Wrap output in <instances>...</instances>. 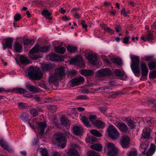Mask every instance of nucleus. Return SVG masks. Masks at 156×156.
<instances>
[{"mask_svg": "<svg viewBox=\"0 0 156 156\" xmlns=\"http://www.w3.org/2000/svg\"><path fill=\"white\" fill-rule=\"evenodd\" d=\"M140 38L144 41H150L153 39V36L152 33L148 31L145 36L141 37Z\"/></svg>", "mask_w": 156, "mask_h": 156, "instance_id": "obj_19", "label": "nucleus"}, {"mask_svg": "<svg viewBox=\"0 0 156 156\" xmlns=\"http://www.w3.org/2000/svg\"><path fill=\"white\" fill-rule=\"evenodd\" d=\"M91 149L98 151H101L102 146L99 144H95L91 145L90 147Z\"/></svg>", "mask_w": 156, "mask_h": 156, "instance_id": "obj_28", "label": "nucleus"}, {"mask_svg": "<svg viewBox=\"0 0 156 156\" xmlns=\"http://www.w3.org/2000/svg\"><path fill=\"white\" fill-rule=\"evenodd\" d=\"M13 47L16 52L18 53L21 51L23 48L22 44L18 42H15Z\"/></svg>", "mask_w": 156, "mask_h": 156, "instance_id": "obj_23", "label": "nucleus"}, {"mask_svg": "<svg viewBox=\"0 0 156 156\" xmlns=\"http://www.w3.org/2000/svg\"><path fill=\"white\" fill-rule=\"evenodd\" d=\"M150 130L149 128H144L142 134V139H148L150 137Z\"/></svg>", "mask_w": 156, "mask_h": 156, "instance_id": "obj_17", "label": "nucleus"}, {"mask_svg": "<svg viewBox=\"0 0 156 156\" xmlns=\"http://www.w3.org/2000/svg\"><path fill=\"white\" fill-rule=\"evenodd\" d=\"M81 24L83 28H85L86 30L87 27V25L85 24V22L84 20H82Z\"/></svg>", "mask_w": 156, "mask_h": 156, "instance_id": "obj_61", "label": "nucleus"}, {"mask_svg": "<svg viewBox=\"0 0 156 156\" xmlns=\"http://www.w3.org/2000/svg\"><path fill=\"white\" fill-rule=\"evenodd\" d=\"M127 13L128 12L126 11L125 8H123L121 12V15L123 14V15L125 16H127Z\"/></svg>", "mask_w": 156, "mask_h": 156, "instance_id": "obj_56", "label": "nucleus"}, {"mask_svg": "<svg viewBox=\"0 0 156 156\" xmlns=\"http://www.w3.org/2000/svg\"><path fill=\"white\" fill-rule=\"evenodd\" d=\"M155 148L156 147L154 144H151L150 147L147 153V155L148 156H152L155 151Z\"/></svg>", "mask_w": 156, "mask_h": 156, "instance_id": "obj_25", "label": "nucleus"}, {"mask_svg": "<svg viewBox=\"0 0 156 156\" xmlns=\"http://www.w3.org/2000/svg\"><path fill=\"white\" fill-rule=\"evenodd\" d=\"M30 113L34 116H37L38 115V112L36 109L33 108L31 110Z\"/></svg>", "mask_w": 156, "mask_h": 156, "instance_id": "obj_52", "label": "nucleus"}, {"mask_svg": "<svg viewBox=\"0 0 156 156\" xmlns=\"http://www.w3.org/2000/svg\"><path fill=\"white\" fill-rule=\"evenodd\" d=\"M112 61L114 64L120 66L122 64V60L120 58H113L111 59Z\"/></svg>", "mask_w": 156, "mask_h": 156, "instance_id": "obj_40", "label": "nucleus"}, {"mask_svg": "<svg viewBox=\"0 0 156 156\" xmlns=\"http://www.w3.org/2000/svg\"><path fill=\"white\" fill-rule=\"evenodd\" d=\"M70 64H74L80 67L84 66L85 63L82 58L80 56L72 58L70 61Z\"/></svg>", "mask_w": 156, "mask_h": 156, "instance_id": "obj_7", "label": "nucleus"}, {"mask_svg": "<svg viewBox=\"0 0 156 156\" xmlns=\"http://www.w3.org/2000/svg\"><path fill=\"white\" fill-rule=\"evenodd\" d=\"M149 69L152 70L155 69L156 68V63L154 62H152L149 63L148 64Z\"/></svg>", "mask_w": 156, "mask_h": 156, "instance_id": "obj_45", "label": "nucleus"}, {"mask_svg": "<svg viewBox=\"0 0 156 156\" xmlns=\"http://www.w3.org/2000/svg\"><path fill=\"white\" fill-rule=\"evenodd\" d=\"M59 79L54 73L49 77L48 81L50 83L57 85H58V81Z\"/></svg>", "mask_w": 156, "mask_h": 156, "instance_id": "obj_18", "label": "nucleus"}, {"mask_svg": "<svg viewBox=\"0 0 156 156\" xmlns=\"http://www.w3.org/2000/svg\"><path fill=\"white\" fill-rule=\"evenodd\" d=\"M90 133L91 134L98 137H101L102 136V134L101 133L95 129L91 130Z\"/></svg>", "mask_w": 156, "mask_h": 156, "instance_id": "obj_44", "label": "nucleus"}, {"mask_svg": "<svg viewBox=\"0 0 156 156\" xmlns=\"http://www.w3.org/2000/svg\"><path fill=\"white\" fill-rule=\"evenodd\" d=\"M42 14L44 16L46 19H48L49 20H51V18L50 17L51 15V13L49 12L48 10L44 9L42 12Z\"/></svg>", "mask_w": 156, "mask_h": 156, "instance_id": "obj_29", "label": "nucleus"}, {"mask_svg": "<svg viewBox=\"0 0 156 156\" xmlns=\"http://www.w3.org/2000/svg\"><path fill=\"white\" fill-rule=\"evenodd\" d=\"M55 51L57 53L64 54L66 51V48L61 46L56 47L54 48Z\"/></svg>", "mask_w": 156, "mask_h": 156, "instance_id": "obj_26", "label": "nucleus"}, {"mask_svg": "<svg viewBox=\"0 0 156 156\" xmlns=\"http://www.w3.org/2000/svg\"><path fill=\"white\" fill-rule=\"evenodd\" d=\"M21 17V15L20 14L17 13L14 16V19L16 21H17L20 19Z\"/></svg>", "mask_w": 156, "mask_h": 156, "instance_id": "obj_54", "label": "nucleus"}, {"mask_svg": "<svg viewBox=\"0 0 156 156\" xmlns=\"http://www.w3.org/2000/svg\"><path fill=\"white\" fill-rule=\"evenodd\" d=\"M94 125L97 127L99 128H103L105 126L104 122L98 120H97Z\"/></svg>", "mask_w": 156, "mask_h": 156, "instance_id": "obj_33", "label": "nucleus"}, {"mask_svg": "<svg viewBox=\"0 0 156 156\" xmlns=\"http://www.w3.org/2000/svg\"><path fill=\"white\" fill-rule=\"evenodd\" d=\"M67 152L69 156H79L77 151L74 149H69Z\"/></svg>", "mask_w": 156, "mask_h": 156, "instance_id": "obj_31", "label": "nucleus"}, {"mask_svg": "<svg viewBox=\"0 0 156 156\" xmlns=\"http://www.w3.org/2000/svg\"><path fill=\"white\" fill-rule=\"evenodd\" d=\"M33 40L29 39L27 38L24 41L23 44L24 45H32L34 43Z\"/></svg>", "mask_w": 156, "mask_h": 156, "instance_id": "obj_46", "label": "nucleus"}, {"mask_svg": "<svg viewBox=\"0 0 156 156\" xmlns=\"http://www.w3.org/2000/svg\"><path fill=\"white\" fill-rule=\"evenodd\" d=\"M125 121L130 129H133L136 126L135 122L130 118L128 117L126 118L125 119Z\"/></svg>", "mask_w": 156, "mask_h": 156, "instance_id": "obj_22", "label": "nucleus"}, {"mask_svg": "<svg viewBox=\"0 0 156 156\" xmlns=\"http://www.w3.org/2000/svg\"><path fill=\"white\" fill-rule=\"evenodd\" d=\"M59 57L56 54H50L49 55V59L52 61L58 62V60Z\"/></svg>", "mask_w": 156, "mask_h": 156, "instance_id": "obj_34", "label": "nucleus"}, {"mask_svg": "<svg viewBox=\"0 0 156 156\" xmlns=\"http://www.w3.org/2000/svg\"><path fill=\"white\" fill-rule=\"evenodd\" d=\"M20 118L23 121H27L29 120V117L27 114L26 113H23L20 116Z\"/></svg>", "mask_w": 156, "mask_h": 156, "instance_id": "obj_42", "label": "nucleus"}, {"mask_svg": "<svg viewBox=\"0 0 156 156\" xmlns=\"http://www.w3.org/2000/svg\"><path fill=\"white\" fill-rule=\"evenodd\" d=\"M20 60L22 64L27 65L29 63V61L25 56H21L20 57Z\"/></svg>", "mask_w": 156, "mask_h": 156, "instance_id": "obj_36", "label": "nucleus"}, {"mask_svg": "<svg viewBox=\"0 0 156 156\" xmlns=\"http://www.w3.org/2000/svg\"><path fill=\"white\" fill-rule=\"evenodd\" d=\"M130 138L127 136H123L120 140V144L124 148L128 147L130 144Z\"/></svg>", "mask_w": 156, "mask_h": 156, "instance_id": "obj_11", "label": "nucleus"}, {"mask_svg": "<svg viewBox=\"0 0 156 156\" xmlns=\"http://www.w3.org/2000/svg\"><path fill=\"white\" fill-rule=\"evenodd\" d=\"M29 125L31 128L34 129V124L37 125V129L38 133L41 135H42L44 132V130L46 127V124L43 122H37L34 119H33L28 123Z\"/></svg>", "mask_w": 156, "mask_h": 156, "instance_id": "obj_3", "label": "nucleus"}, {"mask_svg": "<svg viewBox=\"0 0 156 156\" xmlns=\"http://www.w3.org/2000/svg\"><path fill=\"white\" fill-rule=\"evenodd\" d=\"M38 140L37 138H34L32 142V144L33 145H35L38 142Z\"/></svg>", "mask_w": 156, "mask_h": 156, "instance_id": "obj_63", "label": "nucleus"}, {"mask_svg": "<svg viewBox=\"0 0 156 156\" xmlns=\"http://www.w3.org/2000/svg\"><path fill=\"white\" fill-rule=\"evenodd\" d=\"M0 145L3 149H5L9 152L11 151L10 149L8 146L7 145L4 140H0Z\"/></svg>", "mask_w": 156, "mask_h": 156, "instance_id": "obj_32", "label": "nucleus"}, {"mask_svg": "<svg viewBox=\"0 0 156 156\" xmlns=\"http://www.w3.org/2000/svg\"><path fill=\"white\" fill-rule=\"evenodd\" d=\"M131 59L132 61L131 67L132 71L135 74L139 73L140 72L139 68L140 57L133 55L131 57Z\"/></svg>", "mask_w": 156, "mask_h": 156, "instance_id": "obj_1", "label": "nucleus"}, {"mask_svg": "<svg viewBox=\"0 0 156 156\" xmlns=\"http://www.w3.org/2000/svg\"><path fill=\"white\" fill-rule=\"evenodd\" d=\"M121 28V27L119 25H117L115 27V29L116 31L118 33H119L120 31Z\"/></svg>", "mask_w": 156, "mask_h": 156, "instance_id": "obj_57", "label": "nucleus"}, {"mask_svg": "<svg viewBox=\"0 0 156 156\" xmlns=\"http://www.w3.org/2000/svg\"><path fill=\"white\" fill-rule=\"evenodd\" d=\"M67 51L69 52L75 53L77 51V48L75 46H69L67 47Z\"/></svg>", "mask_w": 156, "mask_h": 156, "instance_id": "obj_38", "label": "nucleus"}, {"mask_svg": "<svg viewBox=\"0 0 156 156\" xmlns=\"http://www.w3.org/2000/svg\"><path fill=\"white\" fill-rule=\"evenodd\" d=\"M41 68L42 71L45 72L50 70L52 68V66L48 64H44L41 66Z\"/></svg>", "mask_w": 156, "mask_h": 156, "instance_id": "obj_35", "label": "nucleus"}, {"mask_svg": "<svg viewBox=\"0 0 156 156\" xmlns=\"http://www.w3.org/2000/svg\"><path fill=\"white\" fill-rule=\"evenodd\" d=\"M137 152L135 150L131 151L129 154V156H137Z\"/></svg>", "mask_w": 156, "mask_h": 156, "instance_id": "obj_51", "label": "nucleus"}, {"mask_svg": "<svg viewBox=\"0 0 156 156\" xmlns=\"http://www.w3.org/2000/svg\"><path fill=\"white\" fill-rule=\"evenodd\" d=\"M61 122L62 124L64 126L69 125L70 124L69 120L64 117H62L61 118Z\"/></svg>", "mask_w": 156, "mask_h": 156, "instance_id": "obj_37", "label": "nucleus"}, {"mask_svg": "<svg viewBox=\"0 0 156 156\" xmlns=\"http://www.w3.org/2000/svg\"><path fill=\"white\" fill-rule=\"evenodd\" d=\"M14 90L16 93L21 94L27 92V91L26 90L21 88H15Z\"/></svg>", "mask_w": 156, "mask_h": 156, "instance_id": "obj_43", "label": "nucleus"}, {"mask_svg": "<svg viewBox=\"0 0 156 156\" xmlns=\"http://www.w3.org/2000/svg\"><path fill=\"white\" fill-rule=\"evenodd\" d=\"M49 47V46H46L39 48V45H36L33 48L30 49L29 52L31 54L35 53L39 51L42 53L47 52L48 51Z\"/></svg>", "mask_w": 156, "mask_h": 156, "instance_id": "obj_5", "label": "nucleus"}, {"mask_svg": "<svg viewBox=\"0 0 156 156\" xmlns=\"http://www.w3.org/2000/svg\"><path fill=\"white\" fill-rule=\"evenodd\" d=\"M55 140L59 143V144L61 148H63L66 146V138L63 136L60 133H58L55 137Z\"/></svg>", "mask_w": 156, "mask_h": 156, "instance_id": "obj_8", "label": "nucleus"}, {"mask_svg": "<svg viewBox=\"0 0 156 156\" xmlns=\"http://www.w3.org/2000/svg\"><path fill=\"white\" fill-rule=\"evenodd\" d=\"M13 41V40L11 38L6 39L5 41V44L6 47L10 49H11L12 48V44Z\"/></svg>", "mask_w": 156, "mask_h": 156, "instance_id": "obj_30", "label": "nucleus"}, {"mask_svg": "<svg viewBox=\"0 0 156 156\" xmlns=\"http://www.w3.org/2000/svg\"><path fill=\"white\" fill-rule=\"evenodd\" d=\"M41 156H49L48 153L46 149H43L41 151Z\"/></svg>", "mask_w": 156, "mask_h": 156, "instance_id": "obj_49", "label": "nucleus"}, {"mask_svg": "<svg viewBox=\"0 0 156 156\" xmlns=\"http://www.w3.org/2000/svg\"><path fill=\"white\" fill-rule=\"evenodd\" d=\"M87 97L84 95H80L77 96V98L79 99H87Z\"/></svg>", "mask_w": 156, "mask_h": 156, "instance_id": "obj_59", "label": "nucleus"}, {"mask_svg": "<svg viewBox=\"0 0 156 156\" xmlns=\"http://www.w3.org/2000/svg\"><path fill=\"white\" fill-rule=\"evenodd\" d=\"M98 154V153L91 151L89 152L88 156H97Z\"/></svg>", "mask_w": 156, "mask_h": 156, "instance_id": "obj_53", "label": "nucleus"}, {"mask_svg": "<svg viewBox=\"0 0 156 156\" xmlns=\"http://www.w3.org/2000/svg\"><path fill=\"white\" fill-rule=\"evenodd\" d=\"M149 145L145 142H142L141 143L140 147V150L142 153H145Z\"/></svg>", "mask_w": 156, "mask_h": 156, "instance_id": "obj_27", "label": "nucleus"}, {"mask_svg": "<svg viewBox=\"0 0 156 156\" xmlns=\"http://www.w3.org/2000/svg\"><path fill=\"white\" fill-rule=\"evenodd\" d=\"M105 150L108 152L109 156H116L118 153L117 149L112 143H109L106 144L105 147Z\"/></svg>", "mask_w": 156, "mask_h": 156, "instance_id": "obj_4", "label": "nucleus"}, {"mask_svg": "<svg viewBox=\"0 0 156 156\" xmlns=\"http://www.w3.org/2000/svg\"><path fill=\"white\" fill-rule=\"evenodd\" d=\"M51 101L52 100L50 98L48 97L45 98L44 102V103H49L51 102Z\"/></svg>", "mask_w": 156, "mask_h": 156, "instance_id": "obj_62", "label": "nucleus"}, {"mask_svg": "<svg viewBox=\"0 0 156 156\" xmlns=\"http://www.w3.org/2000/svg\"><path fill=\"white\" fill-rule=\"evenodd\" d=\"M84 78L81 76L72 79L69 83L71 84V86L75 87L83 84L84 82Z\"/></svg>", "mask_w": 156, "mask_h": 156, "instance_id": "obj_9", "label": "nucleus"}, {"mask_svg": "<svg viewBox=\"0 0 156 156\" xmlns=\"http://www.w3.org/2000/svg\"><path fill=\"white\" fill-rule=\"evenodd\" d=\"M151 29L153 30H156V22H154L151 26Z\"/></svg>", "mask_w": 156, "mask_h": 156, "instance_id": "obj_64", "label": "nucleus"}, {"mask_svg": "<svg viewBox=\"0 0 156 156\" xmlns=\"http://www.w3.org/2000/svg\"><path fill=\"white\" fill-rule=\"evenodd\" d=\"M54 73L60 80L64 78L65 76V71L62 67H59L56 69Z\"/></svg>", "mask_w": 156, "mask_h": 156, "instance_id": "obj_10", "label": "nucleus"}, {"mask_svg": "<svg viewBox=\"0 0 156 156\" xmlns=\"http://www.w3.org/2000/svg\"><path fill=\"white\" fill-rule=\"evenodd\" d=\"M97 141L96 138L94 137H92L89 139L88 142L89 143L93 144Z\"/></svg>", "mask_w": 156, "mask_h": 156, "instance_id": "obj_55", "label": "nucleus"}, {"mask_svg": "<svg viewBox=\"0 0 156 156\" xmlns=\"http://www.w3.org/2000/svg\"><path fill=\"white\" fill-rule=\"evenodd\" d=\"M108 134L111 138L115 139L119 135V133L116 128L112 125H110L108 128Z\"/></svg>", "mask_w": 156, "mask_h": 156, "instance_id": "obj_6", "label": "nucleus"}, {"mask_svg": "<svg viewBox=\"0 0 156 156\" xmlns=\"http://www.w3.org/2000/svg\"><path fill=\"white\" fill-rule=\"evenodd\" d=\"M129 39V37H127L124 38L123 39V43L126 44H128Z\"/></svg>", "mask_w": 156, "mask_h": 156, "instance_id": "obj_58", "label": "nucleus"}, {"mask_svg": "<svg viewBox=\"0 0 156 156\" xmlns=\"http://www.w3.org/2000/svg\"><path fill=\"white\" fill-rule=\"evenodd\" d=\"M83 130V128L80 126H76L73 127V131L74 134L78 136L81 134Z\"/></svg>", "mask_w": 156, "mask_h": 156, "instance_id": "obj_21", "label": "nucleus"}, {"mask_svg": "<svg viewBox=\"0 0 156 156\" xmlns=\"http://www.w3.org/2000/svg\"><path fill=\"white\" fill-rule=\"evenodd\" d=\"M18 107L21 109L24 108L26 107L25 104L23 103H18Z\"/></svg>", "mask_w": 156, "mask_h": 156, "instance_id": "obj_60", "label": "nucleus"}, {"mask_svg": "<svg viewBox=\"0 0 156 156\" xmlns=\"http://www.w3.org/2000/svg\"><path fill=\"white\" fill-rule=\"evenodd\" d=\"M104 30L106 32H108L111 34H114L115 32V31L114 30L109 27H104Z\"/></svg>", "mask_w": 156, "mask_h": 156, "instance_id": "obj_48", "label": "nucleus"}, {"mask_svg": "<svg viewBox=\"0 0 156 156\" xmlns=\"http://www.w3.org/2000/svg\"><path fill=\"white\" fill-rule=\"evenodd\" d=\"M114 74L118 76H122L124 75V73L122 71L118 69L115 70Z\"/></svg>", "mask_w": 156, "mask_h": 156, "instance_id": "obj_41", "label": "nucleus"}, {"mask_svg": "<svg viewBox=\"0 0 156 156\" xmlns=\"http://www.w3.org/2000/svg\"><path fill=\"white\" fill-rule=\"evenodd\" d=\"M97 73L98 76L103 77L111 74L112 72L108 69H102L98 71Z\"/></svg>", "mask_w": 156, "mask_h": 156, "instance_id": "obj_12", "label": "nucleus"}, {"mask_svg": "<svg viewBox=\"0 0 156 156\" xmlns=\"http://www.w3.org/2000/svg\"><path fill=\"white\" fill-rule=\"evenodd\" d=\"M80 71L82 75L86 76H92L94 74L93 71L90 69H83Z\"/></svg>", "mask_w": 156, "mask_h": 156, "instance_id": "obj_20", "label": "nucleus"}, {"mask_svg": "<svg viewBox=\"0 0 156 156\" xmlns=\"http://www.w3.org/2000/svg\"><path fill=\"white\" fill-rule=\"evenodd\" d=\"M26 89L30 92L37 93L39 92V90L35 86L27 84L25 85Z\"/></svg>", "mask_w": 156, "mask_h": 156, "instance_id": "obj_16", "label": "nucleus"}, {"mask_svg": "<svg viewBox=\"0 0 156 156\" xmlns=\"http://www.w3.org/2000/svg\"><path fill=\"white\" fill-rule=\"evenodd\" d=\"M89 118L90 122L94 124L96 121L97 118L95 115H91L89 116Z\"/></svg>", "mask_w": 156, "mask_h": 156, "instance_id": "obj_47", "label": "nucleus"}, {"mask_svg": "<svg viewBox=\"0 0 156 156\" xmlns=\"http://www.w3.org/2000/svg\"><path fill=\"white\" fill-rule=\"evenodd\" d=\"M116 126L122 132H126L128 131V127L127 125L124 122L118 123L116 124Z\"/></svg>", "mask_w": 156, "mask_h": 156, "instance_id": "obj_14", "label": "nucleus"}, {"mask_svg": "<svg viewBox=\"0 0 156 156\" xmlns=\"http://www.w3.org/2000/svg\"><path fill=\"white\" fill-rule=\"evenodd\" d=\"M28 75L31 79L35 80H40L43 76L40 71L34 67H31L29 68Z\"/></svg>", "mask_w": 156, "mask_h": 156, "instance_id": "obj_2", "label": "nucleus"}, {"mask_svg": "<svg viewBox=\"0 0 156 156\" xmlns=\"http://www.w3.org/2000/svg\"><path fill=\"white\" fill-rule=\"evenodd\" d=\"M122 93L120 91L113 92L111 95L108 96V98H116L117 96L121 94Z\"/></svg>", "mask_w": 156, "mask_h": 156, "instance_id": "obj_39", "label": "nucleus"}, {"mask_svg": "<svg viewBox=\"0 0 156 156\" xmlns=\"http://www.w3.org/2000/svg\"><path fill=\"white\" fill-rule=\"evenodd\" d=\"M80 119L83 124L86 127H88L90 126V124L88 118L85 116H81Z\"/></svg>", "mask_w": 156, "mask_h": 156, "instance_id": "obj_24", "label": "nucleus"}, {"mask_svg": "<svg viewBox=\"0 0 156 156\" xmlns=\"http://www.w3.org/2000/svg\"><path fill=\"white\" fill-rule=\"evenodd\" d=\"M86 57L89 62L92 64H96L97 63V57L96 55L92 54H88Z\"/></svg>", "mask_w": 156, "mask_h": 156, "instance_id": "obj_15", "label": "nucleus"}, {"mask_svg": "<svg viewBox=\"0 0 156 156\" xmlns=\"http://www.w3.org/2000/svg\"><path fill=\"white\" fill-rule=\"evenodd\" d=\"M150 78L151 79H154L156 78V71H152L150 73Z\"/></svg>", "mask_w": 156, "mask_h": 156, "instance_id": "obj_50", "label": "nucleus"}, {"mask_svg": "<svg viewBox=\"0 0 156 156\" xmlns=\"http://www.w3.org/2000/svg\"><path fill=\"white\" fill-rule=\"evenodd\" d=\"M140 68L141 70L142 76L144 77L147 76L148 74V70L146 63L145 62L141 63H140Z\"/></svg>", "mask_w": 156, "mask_h": 156, "instance_id": "obj_13", "label": "nucleus"}]
</instances>
